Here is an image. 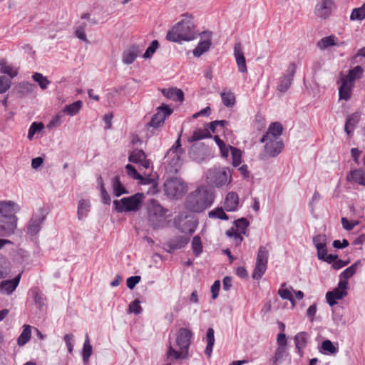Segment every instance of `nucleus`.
Returning a JSON list of instances; mask_svg holds the SVG:
<instances>
[{"instance_id":"13","label":"nucleus","mask_w":365,"mask_h":365,"mask_svg":"<svg viewBox=\"0 0 365 365\" xmlns=\"http://www.w3.org/2000/svg\"><path fill=\"white\" fill-rule=\"evenodd\" d=\"M19 210L20 207L19 205L13 201L6 200L0 202V214L3 218L17 221V217L15 214L19 212Z\"/></svg>"},{"instance_id":"55","label":"nucleus","mask_w":365,"mask_h":365,"mask_svg":"<svg viewBox=\"0 0 365 365\" xmlns=\"http://www.w3.org/2000/svg\"><path fill=\"white\" fill-rule=\"evenodd\" d=\"M232 165L234 167L239 166L242 163V152L236 148H232Z\"/></svg>"},{"instance_id":"49","label":"nucleus","mask_w":365,"mask_h":365,"mask_svg":"<svg viewBox=\"0 0 365 365\" xmlns=\"http://www.w3.org/2000/svg\"><path fill=\"white\" fill-rule=\"evenodd\" d=\"M248 225L249 222L247 220V219L241 218L235 222V226L232 227L230 230H234L236 232L245 235Z\"/></svg>"},{"instance_id":"35","label":"nucleus","mask_w":365,"mask_h":365,"mask_svg":"<svg viewBox=\"0 0 365 365\" xmlns=\"http://www.w3.org/2000/svg\"><path fill=\"white\" fill-rule=\"evenodd\" d=\"M111 186L113 194L116 197H120L123 194H128V191L124 185L120 181L118 177H114L111 181Z\"/></svg>"},{"instance_id":"12","label":"nucleus","mask_w":365,"mask_h":365,"mask_svg":"<svg viewBox=\"0 0 365 365\" xmlns=\"http://www.w3.org/2000/svg\"><path fill=\"white\" fill-rule=\"evenodd\" d=\"M346 283L345 282H339L337 287L332 291L327 292L326 294V299L327 303L331 306L337 304V300L342 299L347 295Z\"/></svg>"},{"instance_id":"28","label":"nucleus","mask_w":365,"mask_h":365,"mask_svg":"<svg viewBox=\"0 0 365 365\" xmlns=\"http://www.w3.org/2000/svg\"><path fill=\"white\" fill-rule=\"evenodd\" d=\"M202 35L208 37L207 39L200 41L196 48L193 50V55L195 57H200L204 53L207 51L211 46L210 33L203 32Z\"/></svg>"},{"instance_id":"22","label":"nucleus","mask_w":365,"mask_h":365,"mask_svg":"<svg viewBox=\"0 0 365 365\" xmlns=\"http://www.w3.org/2000/svg\"><path fill=\"white\" fill-rule=\"evenodd\" d=\"M282 125L280 123L275 122L270 124L268 131L261 139V142L267 140H279V136L282 133Z\"/></svg>"},{"instance_id":"11","label":"nucleus","mask_w":365,"mask_h":365,"mask_svg":"<svg viewBox=\"0 0 365 365\" xmlns=\"http://www.w3.org/2000/svg\"><path fill=\"white\" fill-rule=\"evenodd\" d=\"M147 209L149 221L153 224L163 218L167 212V210L155 199L149 201Z\"/></svg>"},{"instance_id":"18","label":"nucleus","mask_w":365,"mask_h":365,"mask_svg":"<svg viewBox=\"0 0 365 365\" xmlns=\"http://www.w3.org/2000/svg\"><path fill=\"white\" fill-rule=\"evenodd\" d=\"M233 55L235 58L239 72L247 73V67L241 42L238 41L235 43Z\"/></svg>"},{"instance_id":"32","label":"nucleus","mask_w":365,"mask_h":365,"mask_svg":"<svg viewBox=\"0 0 365 365\" xmlns=\"http://www.w3.org/2000/svg\"><path fill=\"white\" fill-rule=\"evenodd\" d=\"M162 93L166 98L175 101L182 102L184 99L183 92L177 88H164L162 90Z\"/></svg>"},{"instance_id":"34","label":"nucleus","mask_w":365,"mask_h":365,"mask_svg":"<svg viewBox=\"0 0 365 365\" xmlns=\"http://www.w3.org/2000/svg\"><path fill=\"white\" fill-rule=\"evenodd\" d=\"M360 118L361 115L358 112H356L347 117L345 123V131L347 135H349L353 132L355 126L359 123Z\"/></svg>"},{"instance_id":"57","label":"nucleus","mask_w":365,"mask_h":365,"mask_svg":"<svg viewBox=\"0 0 365 365\" xmlns=\"http://www.w3.org/2000/svg\"><path fill=\"white\" fill-rule=\"evenodd\" d=\"M226 235L233 239L234 242L236 245H240L242 242L243 237L242 236V233L235 231L234 230H229L226 232Z\"/></svg>"},{"instance_id":"2","label":"nucleus","mask_w":365,"mask_h":365,"mask_svg":"<svg viewBox=\"0 0 365 365\" xmlns=\"http://www.w3.org/2000/svg\"><path fill=\"white\" fill-rule=\"evenodd\" d=\"M213 201V194L206 187L200 186L187 196L185 207L191 212H200L210 207Z\"/></svg>"},{"instance_id":"36","label":"nucleus","mask_w":365,"mask_h":365,"mask_svg":"<svg viewBox=\"0 0 365 365\" xmlns=\"http://www.w3.org/2000/svg\"><path fill=\"white\" fill-rule=\"evenodd\" d=\"M82 107H83V102L81 101L78 100V101L73 102L71 104L66 105L61 110V113H66L67 115H68L70 116H74L80 112Z\"/></svg>"},{"instance_id":"47","label":"nucleus","mask_w":365,"mask_h":365,"mask_svg":"<svg viewBox=\"0 0 365 365\" xmlns=\"http://www.w3.org/2000/svg\"><path fill=\"white\" fill-rule=\"evenodd\" d=\"M277 341L278 348L276 351V356L281 357L285 351L287 346L286 335L284 333H280L277 335Z\"/></svg>"},{"instance_id":"51","label":"nucleus","mask_w":365,"mask_h":365,"mask_svg":"<svg viewBox=\"0 0 365 365\" xmlns=\"http://www.w3.org/2000/svg\"><path fill=\"white\" fill-rule=\"evenodd\" d=\"M192 250L195 256H199L202 252V245L199 236H195L192 241Z\"/></svg>"},{"instance_id":"16","label":"nucleus","mask_w":365,"mask_h":365,"mask_svg":"<svg viewBox=\"0 0 365 365\" xmlns=\"http://www.w3.org/2000/svg\"><path fill=\"white\" fill-rule=\"evenodd\" d=\"M180 139L177 140L175 144L168 150L166 158L169 160V164L173 167L175 170L180 166L181 163V155L182 151L180 149Z\"/></svg>"},{"instance_id":"64","label":"nucleus","mask_w":365,"mask_h":365,"mask_svg":"<svg viewBox=\"0 0 365 365\" xmlns=\"http://www.w3.org/2000/svg\"><path fill=\"white\" fill-rule=\"evenodd\" d=\"M11 87V81L4 76L0 77V93H5Z\"/></svg>"},{"instance_id":"20","label":"nucleus","mask_w":365,"mask_h":365,"mask_svg":"<svg viewBox=\"0 0 365 365\" xmlns=\"http://www.w3.org/2000/svg\"><path fill=\"white\" fill-rule=\"evenodd\" d=\"M21 274H19L12 279L0 282V293L4 295H11L17 288Z\"/></svg>"},{"instance_id":"54","label":"nucleus","mask_w":365,"mask_h":365,"mask_svg":"<svg viewBox=\"0 0 365 365\" xmlns=\"http://www.w3.org/2000/svg\"><path fill=\"white\" fill-rule=\"evenodd\" d=\"M210 218H218L221 220H228V217L222 207L215 208L209 212Z\"/></svg>"},{"instance_id":"61","label":"nucleus","mask_w":365,"mask_h":365,"mask_svg":"<svg viewBox=\"0 0 365 365\" xmlns=\"http://www.w3.org/2000/svg\"><path fill=\"white\" fill-rule=\"evenodd\" d=\"M313 243L315 247L327 245V237L325 235L319 234L313 237Z\"/></svg>"},{"instance_id":"3","label":"nucleus","mask_w":365,"mask_h":365,"mask_svg":"<svg viewBox=\"0 0 365 365\" xmlns=\"http://www.w3.org/2000/svg\"><path fill=\"white\" fill-rule=\"evenodd\" d=\"M192 337V332L190 329L180 328L176 334L175 344H170L168 357L175 359L187 358Z\"/></svg>"},{"instance_id":"58","label":"nucleus","mask_w":365,"mask_h":365,"mask_svg":"<svg viewBox=\"0 0 365 365\" xmlns=\"http://www.w3.org/2000/svg\"><path fill=\"white\" fill-rule=\"evenodd\" d=\"M86 27V24H85V23H83L81 25H79L78 26H77L75 34H76V37L78 38L80 40H81L84 42H88L87 36L85 33Z\"/></svg>"},{"instance_id":"31","label":"nucleus","mask_w":365,"mask_h":365,"mask_svg":"<svg viewBox=\"0 0 365 365\" xmlns=\"http://www.w3.org/2000/svg\"><path fill=\"white\" fill-rule=\"evenodd\" d=\"M189 242V238L182 236H177L170 239L167 246L169 248V252L184 247Z\"/></svg>"},{"instance_id":"24","label":"nucleus","mask_w":365,"mask_h":365,"mask_svg":"<svg viewBox=\"0 0 365 365\" xmlns=\"http://www.w3.org/2000/svg\"><path fill=\"white\" fill-rule=\"evenodd\" d=\"M140 53L137 45H132L126 48L122 55V61L124 64L130 65L134 62Z\"/></svg>"},{"instance_id":"23","label":"nucleus","mask_w":365,"mask_h":365,"mask_svg":"<svg viewBox=\"0 0 365 365\" xmlns=\"http://www.w3.org/2000/svg\"><path fill=\"white\" fill-rule=\"evenodd\" d=\"M125 170L130 178L138 180L139 183L142 185H148V184H153L155 182L154 179L151 178L150 177H143L142 175H140L135 168L130 164H128L125 166Z\"/></svg>"},{"instance_id":"60","label":"nucleus","mask_w":365,"mask_h":365,"mask_svg":"<svg viewBox=\"0 0 365 365\" xmlns=\"http://www.w3.org/2000/svg\"><path fill=\"white\" fill-rule=\"evenodd\" d=\"M61 118H62V113L60 112L58 114H56L54 117L52 118V119L48 123L47 128L49 129H51L53 128L60 126L62 123Z\"/></svg>"},{"instance_id":"6","label":"nucleus","mask_w":365,"mask_h":365,"mask_svg":"<svg viewBox=\"0 0 365 365\" xmlns=\"http://www.w3.org/2000/svg\"><path fill=\"white\" fill-rule=\"evenodd\" d=\"M145 200V195L137 192L133 195L125 197L113 201L114 209L118 212H136L140 210Z\"/></svg>"},{"instance_id":"21","label":"nucleus","mask_w":365,"mask_h":365,"mask_svg":"<svg viewBox=\"0 0 365 365\" xmlns=\"http://www.w3.org/2000/svg\"><path fill=\"white\" fill-rule=\"evenodd\" d=\"M333 0H320L315 7V14L322 19H327L331 13Z\"/></svg>"},{"instance_id":"44","label":"nucleus","mask_w":365,"mask_h":365,"mask_svg":"<svg viewBox=\"0 0 365 365\" xmlns=\"http://www.w3.org/2000/svg\"><path fill=\"white\" fill-rule=\"evenodd\" d=\"M11 272L9 261L4 256L0 255V279L6 277Z\"/></svg>"},{"instance_id":"42","label":"nucleus","mask_w":365,"mask_h":365,"mask_svg":"<svg viewBox=\"0 0 365 365\" xmlns=\"http://www.w3.org/2000/svg\"><path fill=\"white\" fill-rule=\"evenodd\" d=\"M93 347L90 343L89 336L86 334V339L83 344L82 351V358L84 364H87L89 361V358L92 354Z\"/></svg>"},{"instance_id":"5","label":"nucleus","mask_w":365,"mask_h":365,"mask_svg":"<svg viewBox=\"0 0 365 365\" xmlns=\"http://www.w3.org/2000/svg\"><path fill=\"white\" fill-rule=\"evenodd\" d=\"M363 71L364 70L360 66H356L350 69L347 75L341 74L340 78L341 84L339 88L340 99L347 101L351 98L354 81L361 78Z\"/></svg>"},{"instance_id":"53","label":"nucleus","mask_w":365,"mask_h":365,"mask_svg":"<svg viewBox=\"0 0 365 365\" xmlns=\"http://www.w3.org/2000/svg\"><path fill=\"white\" fill-rule=\"evenodd\" d=\"M335 44V38L333 36H329L325 38H323L321 39L318 43L317 46L320 49H325L329 46H333Z\"/></svg>"},{"instance_id":"26","label":"nucleus","mask_w":365,"mask_h":365,"mask_svg":"<svg viewBox=\"0 0 365 365\" xmlns=\"http://www.w3.org/2000/svg\"><path fill=\"white\" fill-rule=\"evenodd\" d=\"M346 180L365 186V170L359 168L351 170L346 176Z\"/></svg>"},{"instance_id":"45","label":"nucleus","mask_w":365,"mask_h":365,"mask_svg":"<svg viewBox=\"0 0 365 365\" xmlns=\"http://www.w3.org/2000/svg\"><path fill=\"white\" fill-rule=\"evenodd\" d=\"M214 140L216 143V144L218 145L219 149L220 150L221 156L222 158H227L229 155L230 150L232 152V148H233L231 145H226L223 140H222L218 135L214 136Z\"/></svg>"},{"instance_id":"33","label":"nucleus","mask_w":365,"mask_h":365,"mask_svg":"<svg viewBox=\"0 0 365 365\" xmlns=\"http://www.w3.org/2000/svg\"><path fill=\"white\" fill-rule=\"evenodd\" d=\"M91 209V203L88 200L81 199L78 202L77 215L79 220L87 217Z\"/></svg>"},{"instance_id":"46","label":"nucleus","mask_w":365,"mask_h":365,"mask_svg":"<svg viewBox=\"0 0 365 365\" xmlns=\"http://www.w3.org/2000/svg\"><path fill=\"white\" fill-rule=\"evenodd\" d=\"M220 96L222 101L226 107H232L235 104V96L233 92L222 91Z\"/></svg>"},{"instance_id":"52","label":"nucleus","mask_w":365,"mask_h":365,"mask_svg":"<svg viewBox=\"0 0 365 365\" xmlns=\"http://www.w3.org/2000/svg\"><path fill=\"white\" fill-rule=\"evenodd\" d=\"M351 20H358L361 21L365 19V7L361 6L359 8H356L353 9L351 16H350Z\"/></svg>"},{"instance_id":"43","label":"nucleus","mask_w":365,"mask_h":365,"mask_svg":"<svg viewBox=\"0 0 365 365\" xmlns=\"http://www.w3.org/2000/svg\"><path fill=\"white\" fill-rule=\"evenodd\" d=\"M206 339L207 346L205 350V353L207 355L208 357H210L215 343L214 329L212 328H209L207 329Z\"/></svg>"},{"instance_id":"56","label":"nucleus","mask_w":365,"mask_h":365,"mask_svg":"<svg viewBox=\"0 0 365 365\" xmlns=\"http://www.w3.org/2000/svg\"><path fill=\"white\" fill-rule=\"evenodd\" d=\"M285 286V284H282V287L278 290L279 295L284 299L289 300L292 304H294L293 295H292V289H284L283 287Z\"/></svg>"},{"instance_id":"14","label":"nucleus","mask_w":365,"mask_h":365,"mask_svg":"<svg viewBox=\"0 0 365 365\" xmlns=\"http://www.w3.org/2000/svg\"><path fill=\"white\" fill-rule=\"evenodd\" d=\"M128 160L130 162L138 164L139 170H148L153 168L151 161L147 158L145 153L142 150L136 149L129 155Z\"/></svg>"},{"instance_id":"63","label":"nucleus","mask_w":365,"mask_h":365,"mask_svg":"<svg viewBox=\"0 0 365 365\" xmlns=\"http://www.w3.org/2000/svg\"><path fill=\"white\" fill-rule=\"evenodd\" d=\"M140 302L138 299L134 300L129 305V312L130 313H134L135 314H139L142 312V307L140 305Z\"/></svg>"},{"instance_id":"39","label":"nucleus","mask_w":365,"mask_h":365,"mask_svg":"<svg viewBox=\"0 0 365 365\" xmlns=\"http://www.w3.org/2000/svg\"><path fill=\"white\" fill-rule=\"evenodd\" d=\"M24 329L17 339V344L19 346L25 345L31 339V327L30 325H24Z\"/></svg>"},{"instance_id":"7","label":"nucleus","mask_w":365,"mask_h":365,"mask_svg":"<svg viewBox=\"0 0 365 365\" xmlns=\"http://www.w3.org/2000/svg\"><path fill=\"white\" fill-rule=\"evenodd\" d=\"M164 187L166 195L172 199H179L187 191V184L182 179L177 178L167 180Z\"/></svg>"},{"instance_id":"41","label":"nucleus","mask_w":365,"mask_h":365,"mask_svg":"<svg viewBox=\"0 0 365 365\" xmlns=\"http://www.w3.org/2000/svg\"><path fill=\"white\" fill-rule=\"evenodd\" d=\"M210 137L211 134L208 129H197L193 131L192 135L189 138L188 141L192 143Z\"/></svg>"},{"instance_id":"62","label":"nucleus","mask_w":365,"mask_h":365,"mask_svg":"<svg viewBox=\"0 0 365 365\" xmlns=\"http://www.w3.org/2000/svg\"><path fill=\"white\" fill-rule=\"evenodd\" d=\"M64 341L66 344L69 353H72L74 346V336L71 334H68L64 336Z\"/></svg>"},{"instance_id":"25","label":"nucleus","mask_w":365,"mask_h":365,"mask_svg":"<svg viewBox=\"0 0 365 365\" xmlns=\"http://www.w3.org/2000/svg\"><path fill=\"white\" fill-rule=\"evenodd\" d=\"M17 221L0 218V236L8 237L14 232Z\"/></svg>"},{"instance_id":"50","label":"nucleus","mask_w":365,"mask_h":365,"mask_svg":"<svg viewBox=\"0 0 365 365\" xmlns=\"http://www.w3.org/2000/svg\"><path fill=\"white\" fill-rule=\"evenodd\" d=\"M44 128L43 123L34 122L29 127L28 131V138L31 140L36 133H40Z\"/></svg>"},{"instance_id":"19","label":"nucleus","mask_w":365,"mask_h":365,"mask_svg":"<svg viewBox=\"0 0 365 365\" xmlns=\"http://www.w3.org/2000/svg\"><path fill=\"white\" fill-rule=\"evenodd\" d=\"M189 156L197 163L205 162L210 158L208 149L204 146H192L189 152Z\"/></svg>"},{"instance_id":"8","label":"nucleus","mask_w":365,"mask_h":365,"mask_svg":"<svg viewBox=\"0 0 365 365\" xmlns=\"http://www.w3.org/2000/svg\"><path fill=\"white\" fill-rule=\"evenodd\" d=\"M268 257V250L264 246H260L257 252L255 267L252 272L253 279H259L262 278L267 270Z\"/></svg>"},{"instance_id":"59","label":"nucleus","mask_w":365,"mask_h":365,"mask_svg":"<svg viewBox=\"0 0 365 365\" xmlns=\"http://www.w3.org/2000/svg\"><path fill=\"white\" fill-rule=\"evenodd\" d=\"M159 43L157 40H154L152 41L150 46L146 49L145 52L143 54V58H150L153 54L156 51L158 48Z\"/></svg>"},{"instance_id":"37","label":"nucleus","mask_w":365,"mask_h":365,"mask_svg":"<svg viewBox=\"0 0 365 365\" xmlns=\"http://www.w3.org/2000/svg\"><path fill=\"white\" fill-rule=\"evenodd\" d=\"M319 350L323 354H335L339 351L338 347L329 339L323 341Z\"/></svg>"},{"instance_id":"17","label":"nucleus","mask_w":365,"mask_h":365,"mask_svg":"<svg viewBox=\"0 0 365 365\" xmlns=\"http://www.w3.org/2000/svg\"><path fill=\"white\" fill-rule=\"evenodd\" d=\"M44 220L45 215L42 210H40L38 213L34 214L28 224L27 233L31 236L37 235L41 230Z\"/></svg>"},{"instance_id":"4","label":"nucleus","mask_w":365,"mask_h":365,"mask_svg":"<svg viewBox=\"0 0 365 365\" xmlns=\"http://www.w3.org/2000/svg\"><path fill=\"white\" fill-rule=\"evenodd\" d=\"M209 185L216 187H229L232 182V170L228 167H214L207 170L205 174Z\"/></svg>"},{"instance_id":"48","label":"nucleus","mask_w":365,"mask_h":365,"mask_svg":"<svg viewBox=\"0 0 365 365\" xmlns=\"http://www.w3.org/2000/svg\"><path fill=\"white\" fill-rule=\"evenodd\" d=\"M32 78L34 81L38 83L40 88L43 90L46 89L51 83V81H48L47 77L43 76L40 73H34L32 76Z\"/></svg>"},{"instance_id":"40","label":"nucleus","mask_w":365,"mask_h":365,"mask_svg":"<svg viewBox=\"0 0 365 365\" xmlns=\"http://www.w3.org/2000/svg\"><path fill=\"white\" fill-rule=\"evenodd\" d=\"M29 293L34 298V302L37 308L41 309L45 305V299L38 288H32Z\"/></svg>"},{"instance_id":"38","label":"nucleus","mask_w":365,"mask_h":365,"mask_svg":"<svg viewBox=\"0 0 365 365\" xmlns=\"http://www.w3.org/2000/svg\"><path fill=\"white\" fill-rule=\"evenodd\" d=\"M0 72L7 74L11 78H14L18 74V70L8 64L7 61L4 58L0 60Z\"/></svg>"},{"instance_id":"29","label":"nucleus","mask_w":365,"mask_h":365,"mask_svg":"<svg viewBox=\"0 0 365 365\" xmlns=\"http://www.w3.org/2000/svg\"><path fill=\"white\" fill-rule=\"evenodd\" d=\"M309 335L307 332H299L294 336V343L296 349L299 356L303 355V349L306 347L308 342Z\"/></svg>"},{"instance_id":"27","label":"nucleus","mask_w":365,"mask_h":365,"mask_svg":"<svg viewBox=\"0 0 365 365\" xmlns=\"http://www.w3.org/2000/svg\"><path fill=\"white\" fill-rule=\"evenodd\" d=\"M239 205V196L235 192H230L227 194L224 202V207L227 212H235Z\"/></svg>"},{"instance_id":"10","label":"nucleus","mask_w":365,"mask_h":365,"mask_svg":"<svg viewBox=\"0 0 365 365\" xmlns=\"http://www.w3.org/2000/svg\"><path fill=\"white\" fill-rule=\"evenodd\" d=\"M265 146L263 152L260 154V159L265 160L269 157H275L282 150L284 145L281 140H264Z\"/></svg>"},{"instance_id":"30","label":"nucleus","mask_w":365,"mask_h":365,"mask_svg":"<svg viewBox=\"0 0 365 365\" xmlns=\"http://www.w3.org/2000/svg\"><path fill=\"white\" fill-rule=\"evenodd\" d=\"M361 265V261L358 260L352 264L350 267H347L339 274V282H345L348 287V279L353 277L359 266Z\"/></svg>"},{"instance_id":"9","label":"nucleus","mask_w":365,"mask_h":365,"mask_svg":"<svg viewBox=\"0 0 365 365\" xmlns=\"http://www.w3.org/2000/svg\"><path fill=\"white\" fill-rule=\"evenodd\" d=\"M297 69V66L295 63H290L284 73L277 80V91L281 93H286L291 87L293 81L294 76Z\"/></svg>"},{"instance_id":"15","label":"nucleus","mask_w":365,"mask_h":365,"mask_svg":"<svg viewBox=\"0 0 365 365\" xmlns=\"http://www.w3.org/2000/svg\"><path fill=\"white\" fill-rule=\"evenodd\" d=\"M173 110L166 105H163L158 108L156 113L153 116L148 126L157 128L161 126L166 117L172 113Z\"/></svg>"},{"instance_id":"1","label":"nucleus","mask_w":365,"mask_h":365,"mask_svg":"<svg viewBox=\"0 0 365 365\" xmlns=\"http://www.w3.org/2000/svg\"><path fill=\"white\" fill-rule=\"evenodd\" d=\"M181 20L167 33L166 38L171 42L190 41L196 38L197 31L194 18L187 13L181 16Z\"/></svg>"}]
</instances>
